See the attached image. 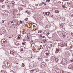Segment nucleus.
<instances>
[{"label": "nucleus", "instance_id": "21", "mask_svg": "<svg viewBox=\"0 0 73 73\" xmlns=\"http://www.w3.org/2000/svg\"><path fill=\"white\" fill-rule=\"evenodd\" d=\"M46 12H44L43 13V14H44V15H46Z\"/></svg>", "mask_w": 73, "mask_h": 73}, {"label": "nucleus", "instance_id": "33", "mask_svg": "<svg viewBox=\"0 0 73 73\" xmlns=\"http://www.w3.org/2000/svg\"><path fill=\"white\" fill-rule=\"evenodd\" d=\"M40 37H42V35H40Z\"/></svg>", "mask_w": 73, "mask_h": 73}, {"label": "nucleus", "instance_id": "27", "mask_svg": "<svg viewBox=\"0 0 73 73\" xmlns=\"http://www.w3.org/2000/svg\"><path fill=\"white\" fill-rule=\"evenodd\" d=\"M20 22L21 23V24L23 23V21H20Z\"/></svg>", "mask_w": 73, "mask_h": 73}, {"label": "nucleus", "instance_id": "10", "mask_svg": "<svg viewBox=\"0 0 73 73\" xmlns=\"http://www.w3.org/2000/svg\"><path fill=\"white\" fill-rule=\"evenodd\" d=\"M19 11H21L23 9L22 7H19Z\"/></svg>", "mask_w": 73, "mask_h": 73}, {"label": "nucleus", "instance_id": "44", "mask_svg": "<svg viewBox=\"0 0 73 73\" xmlns=\"http://www.w3.org/2000/svg\"><path fill=\"white\" fill-rule=\"evenodd\" d=\"M42 64H41V65H42Z\"/></svg>", "mask_w": 73, "mask_h": 73}, {"label": "nucleus", "instance_id": "8", "mask_svg": "<svg viewBox=\"0 0 73 73\" xmlns=\"http://www.w3.org/2000/svg\"><path fill=\"white\" fill-rule=\"evenodd\" d=\"M27 41H30V40H31V38H29L28 36H27Z\"/></svg>", "mask_w": 73, "mask_h": 73}, {"label": "nucleus", "instance_id": "26", "mask_svg": "<svg viewBox=\"0 0 73 73\" xmlns=\"http://www.w3.org/2000/svg\"><path fill=\"white\" fill-rule=\"evenodd\" d=\"M42 5L44 4V5L45 3L42 2Z\"/></svg>", "mask_w": 73, "mask_h": 73}, {"label": "nucleus", "instance_id": "13", "mask_svg": "<svg viewBox=\"0 0 73 73\" xmlns=\"http://www.w3.org/2000/svg\"><path fill=\"white\" fill-rule=\"evenodd\" d=\"M55 13H59L60 12V11H58V10H56L55 11Z\"/></svg>", "mask_w": 73, "mask_h": 73}, {"label": "nucleus", "instance_id": "14", "mask_svg": "<svg viewBox=\"0 0 73 73\" xmlns=\"http://www.w3.org/2000/svg\"><path fill=\"white\" fill-rule=\"evenodd\" d=\"M44 34L45 35H47V31H44Z\"/></svg>", "mask_w": 73, "mask_h": 73}, {"label": "nucleus", "instance_id": "19", "mask_svg": "<svg viewBox=\"0 0 73 73\" xmlns=\"http://www.w3.org/2000/svg\"><path fill=\"white\" fill-rule=\"evenodd\" d=\"M27 14H28L29 15H31V13L29 12H27Z\"/></svg>", "mask_w": 73, "mask_h": 73}, {"label": "nucleus", "instance_id": "37", "mask_svg": "<svg viewBox=\"0 0 73 73\" xmlns=\"http://www.w3.org/2000/svg\"><path fill=\"white\" fill-rule=\"evenodd\" d=\"M14 3H15V2H14V3H13V2H12V4H14Z\"/></svg>", "mask_w": 73, "mask_h": 73}, {"label": "nucleus", "instance_id": "43", "mask_svg": "<svg viewBox=\"0 0 73 73\" xmlns=\"http://www.w3.org/2000/svg\"><path fill=\"white\" fill-rule=\"evenodd\" d=\"M46 52H47V50H46Z\"/></svg>", "mask_w": 73, "mask_h": 73}, {"label": "nucleus", "instance_id": "18", "mask_svg": "<svg viewBox=\"0 0 73 73\" xmlns=\"http://www.w3.org/2000/svg\"><path fill=\"white\" fill-rule=\"evenodd\" d=\"M46 2L49 3V2H50V0H46Z\"/></svg>", "mask_w": 73, "mask_h": 73}, {"label": "nucleus", "instance_id": "6", "mask_svg": "<svg viewBox=\"0 0 73 73\" xmlns=\"http://www.w3.org/2000/svg\"><path fill=\"white\" fill-rule=\"evenodd\" d=\"M15 44L17 46H19V45H20V43L19 42L17 41L15 43Z\"/></svg>", "mask_w": 73, "mask_h": 73}, {"label": "nucleus", "instance_id": "23", "mask_svg": "<svg viewBox=\"0 0 73 73\" xmlns=\"http://www.w3.org/2000/svg\"><path fill=\"white\" fill-rule=\"evenodd\" d=\"M70 61L71 62H73V59H72L71 60H70Z\"/></svg>", "mask_w": 73, "mask_h": 73}, {"label": "nucleus", "instance_id": "29", "mask_svg": "<svg viewBox=\"0 0 73 73\" xmlns=\"http://www.w3.org/2000/svg\"><path fill=\"white\" fill-rule=\"evenodd\" d=\"M35 5L36 6V7H38V4H36Z\"/></svg>", "mask_w": 73, "mask_h": 73}, {"label": "nucleus", "instance_id": "2", "mask_svg": "<svg viewBox=\"0 0 73 73\" xmlns=\"http://www.w3.org/2000/svg\"><path fill=\"white\" fill-rule=\"evenodd\" d=\"M5 62V63H6L8 66H11V64H10V61H6Z\"/></svg>", "mask_w": 73, "mask_h": 73}, {"label": "nucleus", "instance_id": "12", "mask_svg": "<svg viewBox=\"0 0 73 73\" xmlns=\"http://www.w3.org/2000/svg\"><path fill=\"white\" fill-rule=\"evenodd\" d=\"M59 60L57 58H55V62H58V61Z\"/></svg>", "mask_w": 73, "mask_h": 73}, {"label": "nucleus", "instance_id": "38", "mask_svg": "<svg viewBox=\"0 0 73 73\" xmlns=\"http://www.w3.org/2000/svg\"><path fill=\"white\" fill-rule=\"evenodd\" d=\"M7 7H10L9 5H7Z\"/></svg>", "mask_w": 73, "mask_h": 73}, {"label": "nucleus", "instance_id": "25", "mask_svg": "<svg viewBox=\"0 0 73 73\" xmlns=\"http://www.w3.org/2000/svg\"><path fill=\"white\" fill-rule=\"evenodd\" d=\"M25 21H28V18H26L25 19Z\"/></svg>", "mask_w": 73, "mask_h": 73}, {"label": "nucleus", "instance_id": "4", "mask_svg": "<svg viewBox=\"0 0 73 73\" xmlns=\"http://www.w3.org/2000/svg\"><path fill=\"white\" fill-rule=\"evenodd\" d=\"M6 42V40H5V39H3L1 40V43L2 44H4L5 43V42Z\"/></svg>", "mask_w": 73, "mask_h": 73}, {"label": "nucleus", "instance_id": "30", "mask_svg": "<svg viewBox=\"0 0 73 73\" xmlns=\"http://www.w3.org/2000/svg\"><path fill=\"white\" fill-rule=\"evenodd\" d=\"M21 51H23V48H22L21 49Z\"/></svg>", "mask_w": 73, "mask_h": 73}, {"label": "nucleus", "instance_id": "41", "mask_svg": "<svg viewBox=\"0 0 73 73\" xmlns=\"http://www.w3.org/2000/svg\"><path fill=\"white\" fill-rule=\"evenodd\" d=\"M23 41H25V39H23Z\"/></svg>", "mask_w": 73, "mask_h": 73}, {"label": "nucleus", "instance_id": "15", "mask_svg": "<svg viewBox=\"0 0 73 73\" xmlns=\"http://www.w3.org/2000/svg\"><path fill=\"white\" fill-rule=\"evenodd\" d=\"M56 72V73H60V70H59V69L57 70Z\"/></svg>", "mask_w": 73, "mask_h": 73}, {"label": "nucleus", "instance_id": "36", "mask_svg": "<svg viewBox=\"0 0 73 73\" xmlns=\"http://www.w3.org/2000/svg\"><path fill=\"white\" fill-rule=\"evenodd\" d=\"M59 3H60V4H61V2H60V1L59 2Z\"/></svg>", "mask_w": 73, "mask_h": 73}, {"label": "nucleus", "instance_id": "7", "mask_svg": "<svg viewBox=\"0 0 73 73\" xmlns=\"http://www.w3.org/2000/svg\"><path fill=\"white\" fill-rule=\"evenodd\" d=\"M49 15H50V12H49V11L46 12V16H49Z\"/></svg>", "mask_w": 73, "mask_h": 73}, {"label": "nucleus", "instance_id": "11", "mask_svg": "<svg viewBox=\"0 0 73 73\" xmlns=\"http://www.w3.org/2000/svg\"><path fill=\"white\" fill-rule=\"evenodd\" d=\"M46 39V38H45L42 40V41H44V43H46V40H45Z\"/></svg>", "mask_w": 73, "mask_h": 73}, {"label": "nucleus", "instance_id": "1", "mask_svg": "<svg viewBox=\"0 0 73 73\" xmlns=\"http://www.w3.org/2000/svg\"><path fill=\"white\" fill-rule=\"evenodd\" d=\"M45 52H46V51L44 52L43 54L44 57L47 58V57H48V56H49V53H46Z\"/></svg>", "mask_w": 73, "mask_h": 73}, {"label": "nucleus", "instance_id": "16", "mask_svg": "<svg viewBox=\"0 0 73 73\" xmlns=\"http://www.w3.org/2000/svg\"><path fill=\"white\" fill-rule=\"evenodd\" d=\"M42 32V31L40 30H39L38 31V33H41Z\"/></svg>", "mask_w": 73, "mask_h": 73}, {"label": "nucleus", "instance_id": "42", "mask_svg": "<svg viewBox=\"0 0 73 73\" xmlns=\"http://www.w3.org/2000/svg\"><path fill=\"white\" fill-rule=\"evenodd\" d=\"M63 8H64V7H63Z\"/></svg>", "mask_w": 73, "mask_h": 73}, {"label": "nucleus", "instance_id": "39", "mask_svg": "<svg viewBox=\"0 0 73 73\" xmlns=\"http://www.w3.org/2000/svg\"><path fill=\"white\" fill-rule=\"evenodd\" d=\"M44 5H46V3H44Z\"/></svg>", "mask_w": 73, "mask_h": 73}, {"label": "nucleus", "instance_id": "34", "mask_svg": "<svg viewBox=\"0 0 73 73\" xmlns=\"http://www.w3.org/2000/svg\"><path fill=\"white\" fill-rule=\"evenodd\" d=\"M47 34H48V35H49V33L48 32V33H47Z\"/></svg>", "mask_w": 73, "mask_h": 73}, {"label": "nucleus", "instance_id": "22", "mask_svg": "<svg viewBox=\"0 0 73 73\" xmlns=\"http://www.w3.org/2000/svg\"><path fill=\"white\" fill-rule=\"evenodd\" d=\"M59 52V50H56V53H58Z\"/></svg>", "mask_w": 73, "mask_h": 73}, {"label": "nucleus", "instance_id": "31", "mask_svg": "<svg viewBox=\"0 0 73 73\" xmlns=\"http://www.w3.org/2000/svg\"><path fill=\"white\" fill-rule=\"evenodd\" d=\"M2 23H4V21L3 20L2 21Z\"/></svg>", "mask_w": 73, "mask_h": 73}, {"label": "nucleus", "instance_id": "35", "mask_svg": "<svg viewBox=\"0 0 73 73\" xmlns=\"http://www.w3.org/2000/svg\"><path fill=\"white\" fill-rule=\"evenodd\" d=\"M43 38H45V36H43Z\"/></svg>", "mask_w": 73, "mask_h": 73}, {"label": "nucleus", "instance_id": "3", "mask_svg": "<svg viewBox=\"0 0 73 73\" xmlns=\"http://www.w3.org/2000/svg\"><path fill=\"white\" fill-rule=\"evenodd\" d=\"M15 51H14L13 50H11L10 54H13H13H15Z\"/></svg>", "mask_w": 73, "mask_h": 73}, {"label": "nucleus", "instance_id": "5", "mask_svg": "<svg viewBox=\"0 0 73 73\" xmlns=\"http://www.w3.org/2000/svg\"><path fill=\"white\" fill-rule=\"evenodd\" d=\"M68 68L69 69H73V65H70L69 67Z\"/></svg>", "mask_w": 73, "mask_h": 73}, {"label": "nucleus", "instance_id": "45", "mask_svg": "<svg viewBox=\"0 0 73 73\" xmlns=\"http://www.w3.org/2000/svg\"><path fill=\"white\" fill-rule=\"evenodd\" d=\"M64 64H65V63H64Z\"/></svg>", "mask_w": 73, "mask_h": 73}, {"label": "nucleus", "instance_id": "28", "mask_svg": "<svg viewBox=\"0 0 73 73\" xmlns=\"http://www.w3.org/2000/svg\"><path fill=\"white\" fill-rule=\"evenodd\" d=\"M46 61H49V60L48 59H46Z\"/></svg>", "mask_w": 73, "mask_h": 73}, {"label": "nucleus", "instance_id": "24", "mask_svg": "<svg viewBox=\"0 0 73 73\" xmlns=\"http://www.w3.org/2000/svg\"><path fill=\"white\" fill-rule=\"evenodd\" d=\"M22 44H23V45H25V44H26V42H25V43H22Z\"/></svg>", "mask_w": 73, "mask_h": 73}, {"label": "nucleus", "instance_id": "32", "mask_svg": "<svg viewBox=\"0 0 73 73\" xmlns=\"http://www.w3.org/2000/svg\"><path fill=\"white\" fill-rule=\"evenodd\" d=\"M71 35L72 36H73V33H71Z\"/></svg>", "mask_w": 73, "mask_h": 73}, {"label": "nucleus", "instance_id": "20", "mask_svg": "<svg viewBox=\"0 0 73 73\" xmlns=\"http://www.w3.org/2000/svg\"><path fill=\"white\" fill-rule=\"evenodd\" d=\"M3 1H4V0H0V3H3Z\"/></svg>", "mask_w": 73, "mask_h": 73}, {"label": "nucleus", "instance_id": "40", "mask_svg": "<svg viewBox=\"0 0 73 73\" xmlns=\"http://www.w3.org/2000/svg\"><path fill=\"white\" fill-rule=\"evenodd\" d=\"M66 73H69V72H66Z\"/></svg>", "mask_w": 73, "mask_h": 73}, {"label": "nucleus", "instance_id": "9", "mask_svg": "<svg viewBox=\"0 0 73 73\" xmlns=\"http://www.w3.org/2000/svg\"><path fill=\"white\" fill-rule=\"evenodd\" d=\"M1 72V73H7V72L6 71H4V70H2Z\"/></svg>", "mask_w": 73, "mask_h": 73}, {"label": "nucleus", "instance_id": "17", "mask_svg": "<svg viewBox=\"0 0 73 73\" xmlns=\"http://www.w3.org/2000/svg\"><path fill=\"white\" fill-rule=\"evenodd\" d=\"M22 67H24L25 66V65H24V63H22Z\"/></svg>", "mask_w": 73, "mask_h": 73}]
</instances>
